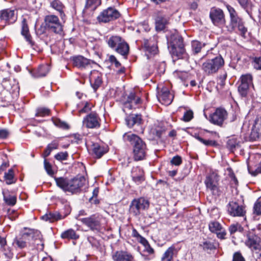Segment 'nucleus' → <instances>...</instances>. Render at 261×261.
<instances>
[{"label": "nucleus", "instance_id": "obj_1", "mask_svg": "<svg viewBox=\"0 0 261 261\" xmlns=\"http://www.w3.org/2000/svg\"><path fill=\"white\" fill-rule=\"evenodd\" d=\"M56 185L64 192L77 193L85 189L87 180L83 176L68 179L63 177H55Z\"/></svg>", "mask_w": 261, "mask_h": 261}, {"label": "nucleus", "instance_id": "obj_2", "mask_svg": "<svg viewBox=\"0 0 261 261\" xmlns=\"http://www.w3.org/2000/svg\"><path fill=\"white\" fill-rule=\"evenodd\" d=\"M123 138L125 140L129 141L132 145L135 161H141L145 159L147 148L145 143L141 138L133 134H125Z\"/></svg>", "mask_w": 261, "mask_h": 261}, {"label": "nucleus", "instance_id": "obj_3", "mask_svg": "<svg viewBox=\"0 0 261 261\" xmlns=\"http://www.w3.org/2000/svg\"><path fill=\"white\" fill-rule=\"evenodd\" d=\"M226 8L229 12L230 18L228 25L229 30L234 31L238 30L239 34L244 37L247 32V28L245 27L244 22L242 18L238 16V13L233 7L227 5Z\"/></svg>", "mask_w": 261, "mask_h": 261}, {"label": "nucleus", "instance_id": "obj_4", "mask_svg": "<svg viewBox=\"0 0 261 261\" xmlns=\"http://www.w3.org/2000/svg\"><path fill=\"white\" fill-rule=\"evenodd\" d=\"M109 46L122 56L126 57L129 53V45L126 41L119 36H112L108 39Z\"/></svg>", "mask_w": 261, "mask_h": 261}, {"label": "nucleus", "instance_id": "obj_5", "mask_svg": "<svg viewBox=\"0 0 261 261\" xmlns=\"http://www.w3.org/2000/svg\"><path fill=\"white\" fill-rule=\"evenodd\" d=\"M224 64V61L221 56L209 59L202 65V69L206 75H213L218 72Z\"/></svg>", "mask_w": 261, "mask_h": 261}, {"label": "nucleus", "instance_id": "obj_6", "mask_svg": "<svg viewBox=\"0 0 261 261\" xmlns=\"http://www.w3.org/2000/svg\"><path fill=\"white\" fill-rule=\"evenodd\" d=\"M219 176L217 173L211 172L206 177L204 180L206 189L209 190L213 195L219 196L221 192L219 185Z\"/></svg>", "mask_w": 261, "mask_h": 261}, {"label": "nucleus", "instance_id": "obj_7", "mask_svg": "<svg viewBox=\"0 0 261 261\" xmlns=\"http://www.w3.org/2000/svg\"><path fill=\"white\" fill-rule=\"evenodd\" d=\"M45 28L49 31L56 34L63 32V25L58 17L54 14H49L44 17Z\"/></svg>", "mask_w": 261, "mask_h": 261}, {"label": "nucleus", "instance_id": "obj_8", "mask_svg": "<svg viewBox=\"0 0 261 261\" xmlns=\"http://www.w3.org/2000/svg\"><path fill=\"white\" fill-rule=\"evenodd\" d=\"M157 39V36H153L149 39H143V48L148 59L155 56L159 52Z\"/></svg>", "mask_w": 261, "mask_h": 261}, {"label": "nucleus", "instance_id": "obj_9", "mask_svg": "<svg viewBox=\"0 0 261 261\" xmlns=\"http://www.w3.org/2000/svg\"><path fill=\"white\" fill-rule=\"evenodd\" d=\"M102 217L99 214H95L89 217L79 219L84 225L92 231H98L101 227Z\"/></svg>", "mask_w": 261, "mask_h": 261}, {"label": "nucleus", "instance_id": "obj_10", "mask_svg": "<svg viewBox=\"0 0 261 261\" xmlns=\"http://www.w3.org/2000/svg\"><path fill=\"white\" fill-rule=\"evenodd\" d=\"M149 202L144 198L134 199L129 206V213L135 216L140 214L141 211L148 209Z\"/></svg>", "mask_w": 261, "mask_h": 261}, {"label": "nucleus", "instance_id": "obj_11", "mask_svg": "<svg viewBox=\"0 0 261 261\" xmlns=\"http://www.w3.org/2000/svg\"><path fill=\"white\" fill-rule=\"evenodd\" d=\"M210 18L215 25L220 26L225 24V14L223 10L219 8L214 7L211 9Z\"/></svg>", "mask_w": 261, "mask_h": 261}, {"label": "nucleus", "instance_id": "obj_12", "mask_svg": "<svg viewBox=\"0 0 261 261\" xmlns=\"http://www.w3.org/2000/svg\"><path fill=\"white\" fill-rule=\"evenodd\" d=\"M120 16L119 12L115 8L109 7L104 10L97 17L99 22H108L114 20Z\"/></svg>", "mask_w": 261, "mask_h": 261}, {"label": "nucleus", "instance_id": "obj_13", "mask_svg": "<svg viewBox=\"0 0 261 261\" xmlns=\"http://www.w3.org/2000/svg\"><path fill=\"white\" fill-rule=\"evenodd\" d=\"M83 124L87 128H98L100 125V118L96 113L91 112L84 118Z\"/></svg>", "mask_w": 261, "mask_h": 261}, {"label": "nucleus", "instance_id": "obj_14", "mask_svg": "<svg viewBox=\"0 0 261 261\" xmlns=\"http://www.w3.org/2000/svg\"><path fill=\"white\" fill-rule=\"evenodd\" d=\"M228 214L232 217H243L246 214L245 207L237 202H230L227 205Z\"/></svg>", "mask_w": 261, "mask_h": 261}, {"label": "nucleus", "instance_id": "obj_15", "mask_svg": "<svg viewBox=\"0 0 261 261\" xmlns=\"http://www.w3.org/2000/svg\"><path fill=\"white\" fill-rule=\"evenodd\" d=\"M227 116V112L223 109H217L211 116V122L214 124L222 126Z\"/></svg>", "mask_w": 261, "mask_h": 261}, {"label": "nucleus", "instance_id": "obj_16", "mask_svg": "<svg viewBox=\"0 0 261 261\" xmlns=\"http://www.w3.org/2000/svg\"><path fill=\"white\" fill-rule=\"evenodd\" d=\"M155 28L157 31L164 30L169 23V17L161 12H157L154 15Z\"/></svg>", "mask_w": 261, "mask_h": 261}, {"label": "nucleus", "instance_id": "obj_17", "mask_svg": "<svg viewBox=\"0 0 261 261\" xmlns=\"http://www.w3.org/2000/svg\"><path fill=\"white\" fill-rule=\"evenodd\" d=\"M157 98L162 104L169 105L172 102L174 96L167 87H163L161 90L158 92Z\"/></svg>", "mask_w": 261, "mask_h": 261}, {"label": "nucleus", "instance_id": "obj_18", "mask_svg": "<svg viewBox=\"0 0 261 261\" xmlns=\"http://www.w3.org/2000/svg\"><path fill=\"white\" fill-rule=\"evenodd\" d=\"M246 241V245L252 250H259L261 249L260 239L256 235L249 233Z\"/></svg>", "mask_w": 261, "mask_h": 261}, {"label": "nucleus", "instance_id": "obj_19", "mask_svg": "<svg viewBox=\"0 0 261 261\" xmlns=\"http://www.w3.org/2000/svg\"><path fill=\"white\" fill-rule=\"evenodd\" d=\"M34 236V230L29 229L26 232H24L21 237L16 238L13 244H16L19 248H23L27 246V241L30 240V238L33 239Z\"/></svg>", "mask_w": 261, "mask_h": 261}, {"label": "nucleus", "instance_id": "obj_20", "mask_svg": "<svg viewBox=\"0 0 261 261\" xmlns=\"http://www.w3.org/2000/svg\"><path fill=\"white\" fill-rule=\"evenodd\" d=\"M208 227L210 230L212 232L216 233L218 238L224 239L226 235L225 230L218 222L215 221L210 222Z\"/></svg>", "mask_w": 261, "mask_h": 261}, {"label": "nucleus", "instance_id": "obj_21", "mask_svg": "<svg viewBox=\"0 0 261 261\" xmlns=\"http://www.w3.org/2000/svg\"><path fill=\"white\" fill-rule=\"evenodd\" d=\"M0 19L2 22L4 21L5 24L13 23L16 19L14 10L7 9L0 11Z\"/></svg>", "mask_w": 261, "mask_h": 261}, {"label": "nucleus", "instance_id": "obj_22", "mask_svg": "<svg viewBox=\"0 0 261 261\" xmlns=\"http://www.w3.org/2000/svg\"><path fill=\"white\" fill-rule=\"evenodd\" d=\"M101 4V0H86V4L83 10L85 15H91L93 11Z\"/></svg>", "mask_w": 261, "mask_h": 261}, {"label": "nucleus", "instance_id": "obj_23", "mask_svg": "<svg viewBox=\"0 0 261 261\" xmlns=\"http://www.w3.org/2000/svg\"><path fill=\"white\" fill-rule=\"evenodd\" d=\"M168 48L176 47L177 46H184L183 39L177 33H175L170 35L168 38Z\"/></svg>", "mask_w": 261, "mask_h": 261}, {"label": "nucleus", "instance_id": "obj_24", "mask_svg": "<svg viewBox=\"0 0 261 261\" xmlns=\"http://www.w3.org/2000/svg\"><path fill=\"white\" fill-rule=\"evenodd\" d=\"M114 261H133L134 257L129 252L124 251H117L112 256Z\"/></svg>", "mask_w": 261, "mask_h": 261}, {"label": "nucleus", "instance_id": "obj_25", "mask_svg": "<svg viewBox=\"0 0 261 261\" xmlns=\"http://www.w3.org/2000/svg\"><path fill=\"white\" fill-rule=\"evenodd\" d=\"M72 61L74 66L81 69L85 68L91 64L89 60L82 56L73 57Z\"/></svg>", "mask_w": 261, "mask_h": 261}, {"label": "nucleus", "instance_id": "obj_26", "mask_svg": "<svg viewBox=\"0 0 261 261\" xmlns=\"http://www.w3.org/2000/svg\"><path fill=\"white\" fill-rule=\"evenodd\" d=\"M172 58L175 60L185 58L187 54L184 46H178L169 49Z\"/></svg>", "mask_w": 261, "mask_h": 261}, {"label": "nucleus", "instance_id": "obj_27", "mask_svg": "<svg viewBox=\"0 0 261 261\" xmlns=\"http://www.w3.org/2000/svg\"><path fill=\"white\" fill-rule=\"evenodd\" d=\"M48 1L50 7L58 11L60 13L61 18L64 20L65 14L63 11L65 7L63 3L60 0H48Z\"/></svg>", "mask_w": 261, "mask_h": 261}, {"label": "nucleus", "instance_id": "obj_28", "mask_svg": "<svg viewBox=\"0 0 261 261\" xmlns=\"http://www.w3.org/2000/svg\"><path fill=\"white\" fill-rule=\"evenodd\" d=\"M90 81L91 85L95 91L100 87L102 83L101 75L97 71H94L91 73Z\"/></svg>", "mask_w": 261, "mask_h": 261}, {"label": "nucleus", "instance_id": "obj_29", "mask_svg": "<svg viewBox=\"0 0 261 261\" xmlns=\"http://www.w3.org/2000/svg\"><path fill=\"white\" fill-rule=\"evenodd\" d=\"M132 176L133 180L137 184H140L144 180V171L138 167L133 169Z\"/></svg>", "mask_w": 261, "mask_h": 261}, {"label": "nucleus", "instance_id": "obj_30", "mask_svg": "<svg viewBox=\"0 0 261 261\" xmlns=\"http://www.w3.org/2000/svg\"><path fill=\"white\" fill-rule=\"evenodd\" d=\"M127 125L131 127L135 124H140L142 121L141 115L139 114H131L125 119Z\"/></svg>", "mask_w": 261, "mask_h": 261}, {"label": "nucleus", "instance_id": "obj_31", "mask_svg": "<svg viewBox=\"0 0 261 261\" xmlns=\"http://www.w3.org/2000/svg\"><path fill=\"white\" fill-rule=\"evenodd\" d=\"M21 34L25 37L26 40L29 43V44L33 46L34 43L31 40V37L29 33V28L27 23V20L25 18H23L22 21Z\"/></svg>", "mask_w": 261, "mask_h": 261}, {"label": "nucleus", "instance_id": "obj_32", "mask_svg": "<svg viewBox=\"0 0 261 261\" xmlns=\"http://www.w3.org/2000/svg\"><path fill=\"white\" fill-rule=\"evenodd\" d=\"M92 150L93 153L97 158H101L104 154L108 151L107 147L101 146L98 144H93L92 145Z\"/></svg>", "mask_w": 261, "mask_h": 261}, {"label": "nucleus", "instance_id": "obj_33", "mask_svg": "<svg viewBox=\"0 0 261 261\" xmlns=\"http://www.w3.org/2000/svg\"><path fill=\"white\" fill-rule=\"evenodd\" d=\"M61 237L64 239L77 240L79 238V235L73 229H68L61 233Z\"/></svg>", "mask_w": 261, "mask_h": 261}, {"label": "nucleus", "instance_id": "obj_34", "mask_svg": "<svg viewBox=\"0 0 261 261\" xmlns=\"http://www.w3.org/2000/svg\"><path fill=\"white\" fill-rule=\"evenodd\" d=\"M50 70V66L48 64L40 66L35 73V76L40 77L45 76Z\"/></svg>", "mask_w": 261, "mask_h": 261}, {"label": "nucleus", "instance_id": "obj_35", "mask_svg": "<svg viewBox=\"0 0 261 261\" xmlns=\"http://www.w3.org/2000/svg\"><path fill=\"white\" fill-rule=\"evenodd\" d=\"M176 249L174 246H171L165 251L162 257V261H171Z\"/></svg>", "mask_w": 261, "mask_h": 261}, {"label": "nucleus", "instance_id": "obj_36", "mask_svg": "<svg viewBox=\"0 0 261 261\" xmlns=\"http://www.w3.org/2000/svg\"><path fill=\"white\" fill-rule=\"evenodd\" d=\"M4 178L7 185L14 184L16 181L14 178V171L12 169H9L7 172L5 173Z\"/></svg>", "mask_w": 261, "mask_h": 261}, {"label": "nucleus", "instance_id": "obj_37", "mask_svg": "<svg viewBox=\"0 0 261 261\" xmlns=\"http://www.w3.org/2000/svg\"><path fill=\"white\" fill-rule=\"evenodd\" d=\"M42 219L46 221H48L50 222H53L55 221L62 219L61 216L57 213H49L46 214L42 217Z\"/></svg>", "mask_w": 261, "mask_h": 261}, {"label": "nucleus", "instance_id": "obj_38", "mask_svg": "<svg viewBox=\"0 0 261 261\" xmlns=\"http://www.w3.org/2000/svg\"><path fill=\"white\" fill-rule=\"evenodd\" d=\"M261 137V129L255 125L252 127L250 135V140L256 141Z\"/></svg>", "mask_w": 261, "mask_h": 261}, {"label": "nucleus", "instance_id": "obj_39", "mask_svg": "<svg viewBox=\"0 0 261 261\" xmlns=\"http://www.w3.org/2000/svg\"><path fill=\"white\" fill-rule=\"evenodd\" d=\"M127 101L137 106L141 103V100L140 96L136 95L134 92H131L127 96Z\"/></svg>", "mask_w": 261, "mask_h": 261}, {"label": "nucleus", "instance_id": "obj_40", "mask_svg": "<svg viewBox=\"0 0 261 261\" xmlns=\"http://www.w3.org/2000/svg\"><path fill=\"white\" fill-rule=\"evenodd\" d=\"M192 51L194 54H197L200 52L201 48L204 46L200 42L194 40L191 43Z\"/></svg>", "mask_w": 261, "mask_h": 261}, {"label": "nucleus", "instance_id": "obj_41", "mask_svg": "<svg viewBox=\"0 0 261 261\" xmlns=\"http://www.w3.org/2000/svg\"><path fill=\"white\" fill-rule=\"evenodd\" d=\"M140 243L144 246V251L148 253L149 254H152L154 253L153 249L151 247L150 245L149 244L148 241L144 238H141L140 240Z\"/></svg>", "mask_w": 261, "mask_h": 261}, {"label": "nucleus", "instance_id": "obj_42", "mask_svg": "<svg viewBox=\"0 0 261 261\" xmlns=\"http://www.w3.org/2000/svg\"><path fill=\"white\" fill-rule=\"evenodd\" d=\"M241 84H246L247 86H251L252 84V76L250 74L242 75L240 78Z\"/></svg>", "mask_w": 261, "mask_h": 261}, {"label": "nucleus", "instance_id": "obj_43", "mask_svg": "<svg viewBox=\"0 0 261 261\" xmlns=\"http://www.w3.org/2000/svg\"><path fill=\"white\" fill-rule=\"evenodd\" d=\"M195 138L206 146H215L217 145L216 141L211 140H204L199 136L196 135Z\"/></svg>", "mask_w": 261, "mask_h": 261}, {"label": "nucleus", "instance_id": "obj_44", "mask_svg": "<svg viewBox=\"0 0 261 261\" xmlns=\"http://www.w3.org/2000/svg\"><path fill=\"white\" fill-rule=\"evenodd\" d=\"M53 122H54V124L56 126H57L60 128H61L62 129H67L69 128V126L67 123H66L64 121H62L61 120H60L59 119H58V118L54 119Z\"/></svg>", "mask_w": 261, "mask_h": 261}, {"label": "nucleus", "instance_id": "obj_45", "mask_svg": "<svg viewBox=\"0 0 261 261\" xmlns=\"http://www.w3.org/2000/svg\"><path fill=\"white\" fill-rule=\"evenodd\" d=\"M249 86L246 84H241L238 87V91L242 97H245L248 93Z\"/></svg>", "mask_w": 261, "mask_h": 261}, {"label": "nucleus", "instance_id": "obj_46", "mask_svg": "<svg viewBox=\"0 0 261 261\" xmlns=\"http://www.w3.org/2000/svg\"><path fill=\"white\" fill-rule=\"evenodd\" d=\"M238 146L239 144L235 138L229 139L227 142V147L231 151H233Z\"/></svg>", "mask_w": 261, "mask_h": 261}, {"label": "nucleus", "instance_id": "obj_47", "mask_svg": "<svg viewBox=\"0 0 261 261\" xmlns=\"http://www.w3.org/2000/svg\"><path fill=\"white\" fill-rule=\"evenodd\" d=\"M8 166V160L6 154H0V169L4 170Z\"/></svg>", "mask_w": 261, "mask_h": 261}, {"label": "nucleus", "instance_id": "obj_48", "mask_svg": "<svg viewBox=\"0 0 261 261\" xmlns=\"http://www.w3.org/2000/svg\"><path fill=\"white\" fill-rule=\"evenodd\" d=\"M49 113L50 111L49 109L45 108H40L37 109L36 116L44 117L47 115H49Z\"/></svg>", "mask_w": 261, "mask_h": 261}, {"label": "nucleus", "instance_id": "obj_49", "mask_svg": "<svg viewBox=\"0 0 261 261\" xmlns=\"http://www.w3.org/2000/svg\"><path fill=\"white\" fill-rule=\"evenodd\" d=\"M4 200L6 203L9 205H14L16 202V197L15 196H4Z\"/></svg>", "mask_w": 261, "mask_h": 261}, {"label": "nucleus", "instance_id": "obj_50", "mask_svg": "<svg viewBox=\"0 0 261 261\" xmlns=\"http://www.w3.org/2000/svg\"><path fill=\"white\" fill-rule=\"evenodd\" d=\"M204 250H213L216 248V244L210 241H205L200 245Z\"/></svg>", "mask_w": 261, "mask_h": 261}, {"label": "nucleus", "instance_id": "obj_51", "mask_svg": "<svg viewBox=\"0 0 261 261\" xmlns=\"http://www.w3.org/2000/svg\"><path fill=\"white\" fill-rule=\"evenodd\" d=\"M193 118V112L191 110L185 112L182 120L185 122H189Z\"/></svg>", "mask_w": 261, "mask_h": 261}, {"label": "nucleus", "instance_id": "obj_52", "mask_svg": "<svg viewBox=\"0 0 261 261\" xmlns=\"http://www.w3.org/2000/svg\"><path fill=\"white\" fill-rule=\"evenodd\" d=\"M44 168L47 172V174L49 175H53L54 174V172L52 169V166L51 164L47 161L46 159L44 161Z\"/></svg>", "mask_w": 261, "mask_h": 261}, {"label": "nucleus", "instance_id": "obj_53", "mask_svg": "<svg viewBox=\"0 0 261 261\" xmlns=\"http://www.w3.org/2000/svg\"><path fill=\"white\" fill-rule=\"evenodd\" d=\"M254 213L259 216L261 215V200H257L254 204Z\"/></svg>", "mask_w": 261, "mask_h": 261}, {"label": "nucleus", "instance_id": "obj_54", "mask_svg": "<svg viewBox=\"0 0 261 261\" xmlns=\"http://www.w3.org/2000/svg\"><path fill=\"white\" fill-rule=\"evenodd\" d=\"M68 155L67 152H61L56 154L55 158L58 161H63L67 160Z\"/></svg>", "mask_w": 261, "mask_h": 261}, {"label": "nucleus", "instance_id": "obj_55", "mask_svg": "<svg viewBox=\"0 0 261 261\" xmlns=\"http://www.w3.org/2000/svg\"><path fill=\"white\" fill-rule=\"evenodd\" d=\"M252 64L256 69L261 70V57H255L253 59Z\"/></svg>", "mask_w": 261, "mask_h": 261}, {"label": "nucleus", "instance_id": "obj_56", "mask_svg": "<svg viewBox=\"0 0 261 261\" xmlns=\"http://www.w3.org/2000/svg\"><path fill=\"white\" fill-rule=\"evenodd\" d=\"M243 228L241 225L238 224H232L229 226V231L231 234H233L235 233L237 230H239L241 231V230Z\"/></svg>", "mask_w": 261, "mask_h": 261}, {"label": "nucleus", "instance_id": "obj_57", "mask_svg": "<svg viewBox=\"0 0 261 261\" xmlns=\"http://www.w3.org/2000/svg\"><path fill=\"white\" fill-rule=\"evenodd\" d=\"M248 171L250 174L254 176L258 173H261V161L258 164L257 168L254 171H251L250 169L248 168Z\"/></svg>", "mask_w": 261, "mask_h": 261}, {"label": "nucleus", "instance_id": "obj_58", "mask_svg": "<svg viewBox=\"0 0 261 261\" xmlns=\"http://www.w3.org/2000/svg\"><path fill=\"white\" fill-rule=\"evenodd\" d=\"M181 159L180 156L178 155L174 156L171 160V164L176 166H178L181 164Z\"/></svg>", "mask_w": 261, "mask_h": 261}, {"label": "nucleus", "instance_id": "obj_59", "mask_svg": "<svg viewBox=\"0 0 261 261\" xmlns=\"http://www.w3.org/2000/svg\"><path fill=\"white\" fill-rule=\"evenodd\" d=\"M232 261H245V260L242 254L237 252L233 254Z\"/></svg>", "mask_w": 261, "mask_h": 261}, {"label": "nucleus", "instance_id": "obj_60", "mask_svg": "<svg viewBox=\"0 0 261 261\" xmlns=\"http://www.w3.org/2000/svg\"><path fill=\"white\" fill-rule=\"evenodd\" d=\"M91 107L88 102H86L84 107L81 110H80L79 112L81 113H87L91 110Z\"/></svg>", "mask_w": 261, "mask_h": 261}, {"label": "nucleus", "instance_id": "obj_61", "mask_svg": "<svg viewBox=\"0 0 261 261\" xmlns=\"http://www.w3.org/2000/svg\"><path fill=\"white\" fill-rule=\"evenodd\" d=\"M135 106L136 105L126 100L124 103L123 110L125 111L126 109L131 110L132 109L135 108Z\"/></svg>", "mask_w": 261, "mask_h": 261}, {"label": "nucleus", "instance_id": "obj_62", "mask_svg": "<svg viewBox=\"0 0 261 261\" xmlns=\"http://www.w3.org/2000/svg\"><path fill=\"white\" fill-rule=\"evenodd\" d=\"M9 132L6 129L0 130V139H4L8 137Z\"/></svg>", "mask_w": 261, "mask_h": 261}, {"label": "nucleus", "instance_id": "obj_63", "mask_svg": "<svg viewBox=\"0 0 261 261\" xmlns=\"http://www.w3.org/2000/svg\"><path fill=\"white\" fill-rule=\"evenodd\" d=\"M227 171L229 172V176L232 179L234 180L235 182H237V178L236 177L232 170L230 168H227Z\"/></svg>", "mask_w": 261, "mask_h": 261}, {"label": "nucleus", "instance_id": "obj_64", "mask_svg": "<svg viewBox=\"0 0 261 261\" xmlns=\"http://www.w3.org/2000/svg\"><path fill=\"white\" fill-rule=\"evenodd\" d=\"M47 146L50 149H51V150H53L58 148V144L56 142H53L49 144Z\"/></svg>", "mask_w": 261, "mask_h": 261}]
</instances>
